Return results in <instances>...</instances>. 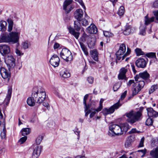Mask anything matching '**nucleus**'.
Segmentation results:
<instances>
[{
  "label": "nucleus",
  "mask_w": 158,
  "mask_h": 158,
  "mask_svg": "<svg viewBox=\"0 0 158 158\" xmlns=\"http://www.w3.org/2000/svg\"><path fill=\"white\" fill-rule=\"evenodd\" d=\"M70 32L71 34L73 35L77 39L78 38L80 35V33L79 32H76L74 29H72L70 30Z\"/></svg>",
  "instance_id": "c9c22d12"
},
{
  "label": "nucleus",
  "mask_w": 158,
  "mask_h": 158,
  "mask_svg": "<svg viewBox=\"0 0 158 158\" xmlns=\"http://www.w3.org/2000/svg\"><path fill=\"white\" fill-rule=\"evenodd\" d=\"M136 83L134 82L133 80H130L127 83V86L128 87H130L131 85H135L136 86L134 88L132 91V95L134 96L137 94L143 88L145 85V82L144 81H137Z\"/></svg>",
  "instance_id": "20e7f679"
},
{
  "label": "nucleus",
  "mask_w": 158,
  "mask_h": 158,
  "mask_svg": "<svg viewBox=\"0 0 158 158\" xmlns=\"http://www.w3.org/2000/svg\"><path fill=\"white\" fill-rule=\"evenodd\" d=\"M61 58L66 62L71 61L73 60V56L71 52L68 49L63 48L60 53Z\"/></svg>",
  "instance_id": "39448f33"
},
{
  "label": "nucleus",
  "mask_w": 158,
  "mask_h": 158,
  "mask_svg": "<svg viewBox=\"0 0 158 158\" xmlns=\"http://www.w3.org/2000/svg\"><path fill=\"white\" fill-rule=\"evenodd\" d=\"M91 107H92V106H91ZM93 108L94 109L93 110H95V111H92L91 112V113L90 115V118H92L95 115V114H96V109L95 110L94 107H93ZM92 110H91V111H92Z\"/></svg>",
  "instance_id": "680f3d73"
},
{
  "label": "nucleus",
  "mask_w": 158,
  "mask_h": 158,
  "mask_svg": "<svg viewBox=\"0 0 158 158\" xmlns=\"http://www.w3.org/2000/svg\"><path fill=\"white\" fill-rule=\"evenodd\" d=\"M110 131L109 133L112 134V135H119L122 134L120 126L115 124H111L109 127Z\"/></svg>",
  "instance_id": "423d86ee"
},
{
  "label": "nucleus",
  "mask_w": 158,
  "mask_h": 158,
  "mask_svg": "<svg viewBox=\"0 0 158 158\" xmlns=\"http://www.w3.org/2000/svg\"><path fill=\"white\" fill-rule=\"evenodd\" d=\"M151 145L152 147H154L155 145H156L158 143V139L156 138H153L151 140Z\"/></svg>",
  "instance_id": "a18cd8bd"
},
{
  "label": "nucleus",
  "mask_w": 158,
  "mask_h": 158,
  "mask_svg": "<svg viewBox=\"0 0 158 158\" xmlns=\"http://www.w3.org/2000/svg\"><path fill=\"white\" fill-rule=\"evenodd\" d=\"M83 15V12L81 9H77L76 10L74 14V16L77 20L81 21Z\"/></svg>",
  "instance_id": "dca6fc26"
},
{
  "label": "nucleus",
  "mask_w": 158,
  "mask_h": 158,
  "mask_svg": "<svg viewBox=\"0 0 158 158\" xmlns=\"http://www.w3.org/2000/svg\"><path fill=\"white\" fill-rule=\"evenodd\" d=\"M127 91H125L121 95V98L122 100L124 99L127 94Z\"/></svg>",
  "instance_id": "e2e57ef3"
},
{
  "label": "nucleus",
  "mask_w": 158,
  "mask_h": 158,
  "mask_svg": "<svg viewBox=\"0 0 158 158\" xmlns=\"http://www.w3.org/2000/svg\"><path fill=\"white\" fill-rule=\"evenodd\" d=\"M143 109V107H140L139 110L137 112L131 110L126 113L124 115L127 118V121L131 124H133L141 120L142 118V112Z\"/></svg>",
  "instance_id": "f257e3e1"
},
{
  "label": "nucleus",
  "mask_w": 158,
  "mask_h": 158,
  "mask_svg": "<svg viewBox=\"0 0 158 158\" xmlns=\"http://www.w3.org/2000/svg\"><path fill=\"white\" fill-rule=\"evenodd\" d=\"M5 128H4L3 130L1 133V136L2 139H4L6 137V132Z\"/></svg>",
  "instance_id": "6e6d98bb"
},
{
  "label": "nucleus",
  "mask_w": 158,
  "mask_h": 158,
  "mask_svg": "<svg viewBox=\"0 0 158 158\" xmlns=\"http://www.w3.org/2000/svg\"><path fill=\"white\" fill-rule=\"evenodd\" d=\"M135 52L137 56H140L143 55L144 54L143 52H142L141 50L139 48H136L135 49Z\"/></svg>",
  "instance_id": "de8ad7c7"
},
{
  "label": "nucleus",
  "mask_w": 158,
  "mask_h": 158,
  "mask_svg": "<svg viewBox=\"0 0 158 158\" xmlns=\"http://www.w3.org/2000/svg\"><path fill=\"white\" fill-rule=\"evenodd\" d=\"M81 23L84 26H86L88 25V22L85 19H83L81 20Z\"/></svg>",
  "instance_id": "49530a36"
},
{
  "label": "nucleus",
  "mask_w": 158,
  "mask_h": 158,
  "mask_svg": "<svg viewBox=\"0 0 158 158\" xmlns=\"http://www.w3.org/2000/svg\"><path fill=\"white\" fill-rule=\"evenodd\" d=\"M131 144V141L130 139L127 140L125 143V145L126 147H128Z\"/></svg>",
  "instance_id": "bf43d9fd"
},
{
  "label": "nucleus",
  "mask_w": 158,
  "mask_h": 158,
  "mask_svg": "<svg viewBox=\"0 0 158 158\" xmlns=\"http://www.w3.org/2000/svg\"><path fill=\"white\" fill-rule=\"evenodd\" d=\"M95 39L94 38H89L88 41V47L90 48H94L95 45Z\"/></svg>",
  "instance_id": "bb28decb"
},
{
  "label": "nucleus",
  "mask_w": 158,
  "mask_h": 158,
  "mask_svg": "<svg viewBox=\"0 0 158 158\" xmlns=\"http://www.w3.org/2000/svg\"><path fill=\"white\" fill-rule=\"evenodd\" d=\"M0 73L2 78L7 79L8 81H9L10 77V73L8 70L2 67L0 69Z\"/></svg>",
  "instance_id": "9d476101"
},
{
  "label": "nucleus",
  "mask_w": 158,
  "mask_h": 158,
  "mask_svg": "<svg viewBox=\"0 0 158 158\" xmlns=\"http://www.w3.org/2000/svg\"><path fill=\"white\" fill-rule=\"evenodd\" d=\"M150 75L146 71L140 73L138 75L137 74L135 77V80L136 81H141L139 80L142 78L144 80H146L149 78Z\"/></svg>",
  "instance_id": "9b49d317"
},
{
  "label": "nucleus",
  "mask_w": 158,
  "mask_h": 158,
  "mask_svg": "<svg viewBox=\"0 0 158 158\" xmlns=\"http://www.w3.org/2000/svg\"><path fill=\"white\" fill-rule=\"evenodd\" d=\"M158 89V86L157 85H154L151 86L149 91V93L151 94L154 92L156 89Z\"/></svg>",
  "instance_id": "ea45409f"
},
{
  "label": "nucleus",
  "mask_w": 158,
  "mask_h": 158,
  "mask_svg": "<svg viewBox=\"0 0 158 158\" xmlns=\"http://www.w3.org/2000/svg\"><path fill=\"white\" fill-rule=\"evenodd\" d=\"M88 95L86 94L85 96L83 99V104L84 105V111L85 113V116H87L89 114L91 111V110H93L94 109L93 107H91V105L88 104L87 105L86 103V100L87 99Z\"/></svg>",
  "instance_id": "6e6552de"
},
{
  "label": "nucleus",
  "mask_w": 158,
  "mask_h": 158,
  "mask_svg": "<svg viewBox=\"0 0 158 158\" xmlns=\"http://www.w3.org/2000/svg\"><path fill=\"white\" fill-rule=\"evenodd\" d=\"M130 49L128 48H127V52L123 56H120L121 55H116L117 59L118 60H120L121 59L122 60H123L126 56H127L130 54Z\"/></svg>",
  "instance_id": "cd10ccee"
},
{
  "label": "nucleus",
  "mask_w": 158,
  "mask_h": 158,
  "mask_svg": "<svg viewBox=\"0 0 158 158\" xmlns=\"http://www.w3.org/2000/svg\"><path fill=\"white\" fill-rule=\"evenodd\" d=\"M124 12V7L123 6H121L118 11V14L120 16L123 15Z\"/></svg>",
  "instance_id": "79ce46f5"
},
{
  "label": "nucleus",
  "mask_w": 158,
  "mask_h": 158,
  "mask_svg": "<svg viewBox=\"0 0 158 158\" xmlns=\"http://www.w3.org/2000/svg\"><path fill=\"white\" fill-rule=\"evenodd\" d=\"M6 22L4 21L0 22V31H4L6 30Z\"/></svg>",
  "instance_id": "2f4dec72"
},
{
  "label": "nucleus",
  "mask_w": 158,
  "mask_h": 158,
  "mask_svg": "<svg viewBox=\"0 0 158 158\" xmlns=\"http://www.w3.org/2000/svg\"><path fill=\"white\" fill-rule=\"evenodd\" d=\"M32 96L37 100V103H41L46 98V94L44 89L41 88H35L32 93Z\"/></svg>",
  "instance_id": "7ed1b4c3"
},
{
  "label": "nucleus",
  "mask_w": 158,
  "mask_h": 158,
  "mask_svg": "<svg viewBox=\"0 0 158 158\" xmlns=\"http://www.w3.org/2000/svg\"><path fill=\"white\" fill-rule=\"evenodd\" d=\"M153 121L151 118H148L146 122V124L147 126H150L152 125Z\"/></svg>",
  "instance_id": "8fccbe9b"
},
{
  "label": "nucleus",
  "mask_w": 158,
  "mask_h": 158,
  "mask_svg": "<svg viewBox=\"0 0 158 158\" xmlns=\"http://www.w3.org/2000/svg\"><path fill=\"white\" fill-rule=\"evenodd\" d=\"M148 115L149 117H156L158 116V113L154 111L152 108L147 109Z\"/></svg>",
  "instance_id": "aec40b11"
},
{
  "label": "nucleus",
  "mask_w": 158,
  "mask_h": 158,
  "mask_svg": "<svg viewBox=\"0 0 158 158\" xmlns=\"http://www.w3.org/2000/svg\"><path fill=\"white\" fill-rule=\"evenodd\" d=\"M153 7L155 8H158V0L155 1L153 3Z\"/></svg>",
  "instance_id": "69168bd1"
},
{
  "label": "nucleus",
  "mask_w": 158,
  "mask_h": 158,
  "mask_svg": "<svg viewBox=\"0 0 158 158\" xmlns=\"http://www.w3.org/2000/svg\"><path fill=\"white\" fill-rule=\"evenodd\" d=\"M155 17H152L151 18H149L148 15H147L144 17V25H148L150 24L151 23L154 21Z\"/></svg>",
  "instance_id": "b1692460"
},
{
  "label": "nucleus",
  "mask_w": 158,
  "mask_h": 158,
  "mask_svg": "<svg viewBox=\"0 0 158 158\" xmlns=\"http://www.w3.org/2000/svg\"><path fill=\"white\" fill-rule=\"evenodd\" d=\"M33 146V152L32 155V158H38L41 152V146L36 145H34Z\"/></svg>",
  "instance_id": "f8f14e48"
},
{
  "label": "nucleus",
  "mask_w": 158,
  "mask_h": 158,
  "mask_svg": "<svg viewBox=\"0 0 158 158\" xmlns=\"http://www.w3.org/2000/svg\"><path fill=\"white\" fill-rule=\"evenodd\" d=\"M12 92V88H9L8 89L6 97L4 100L5 102H6V104H7L9 102L11 98Z\"/></svg>",
  "instance_id": "a878e982"
},
{
  "label": "nucleus",
  "mask_w": 158,
  "mask_h": 158,
  "mask_svg": "<svg viewBox=\"0 0 158 158\" xmlns=\"http://www.w3.org/2000/svg\"><path fill=\"white\" fill-rule=\"evenodd\" d=\"M103 34L105 36L107 37H112L113 35L111 32L107 31H103Z\"/></svg>",
  "instance_id": "09e8293b"
},
{
  "label": "nucleus",
  "mask_w": 158,
  "mask_h": 158,
  "mask_svg": "<svg viewBox=\"0 0 158 158\" xmlns=\"http://www.w3.org/2000/svg\"><path fill=\"white\" fill-rule=\"evenodd\" d=\"M121 106V104H119V101L112 106L109 109L105 108L103 111V113L105 115H106L108 114H111L114 112L115 110L118 109Z\"/></svg>",
  "instance_id": "0eeeda50"
},
{
  "label": "nucleus",
  "mask_w": 158,
  "mask_h": 158,
  "mask_svg": "<svg viewBox=\"0 0 158 158\" xmlns=\"http://www.w3.org/2000/svg\"><path fill=\"white\" fill-rule=\"evenodd\" d=\"M122 84L121 82H118L115 83L113 86V89L114 91H117L120 88Z\"/></svg>",
  "instance_id": "58836bf2"
},
{
  "label": "nucleus",
  "mask_w": 158,
  "mask_h": 158,
  "mask_svg": "<svg viewBox=\"0 0 158 158\" xmlns=\"http://www.w3.org/2000/svg\"><path fill=\"white\" fill-rule=\"evenodd\" d=\"M29 45L27 41L23 42L22 44V47L24 49H27L29 48Z\"/></svg>",
  "instance_id": "3c124183"
},
{
  "label": "nucleus",
  "mask_w": 158,
  "mask_h": 158,
  "mask_svg": "<svg viewBox=\"0 0 158 158\" xmlns=\"http://www.w3.org/2000/svg\"><path fill=\"white\" fill-rule=\"evenodd\" d=\"M146 56L148 57L153 58L156 57V53L155 52H150L146 54Z\"/></svg>",
  "instance_id": "603ef678"
},
{
  "label": "nucleus",
  "mask_w": 158,
  "mask_h": 158,
  "mask_svg": "<svg viewBox=\"0 0 158 158\" xmlns=\"http://www.w3.org/2000/svg\"><path fill=\"white\" fill-rule=\"evenodd\" d=\"M60 76L64 78H67L70 77V74L68 70H64L60 73Z\"/></svg>",
  "instance_id": "c756f323"
},
{
  "label": "nucleus",
  "mask_w": 158,
  "mask_h": 158,
  "mask_svg": "<svg viewBox=\"0 0 158 158\" xmlns=\"http://www.w3.org/2000/svg\"><path fill=\"white\" fill-rule=\"evenodd\" d=\"M31 132V129L28 128H23L21 130L22 135L24 136L29 134Z\"/></svg>",
  "instance_id": "72a5a7b5"
},
{
  "label": "nucleus",
  "mask_w": 158,
  "mask_h": 158,
  "mask_svg": "<svg viewBox=\"0 0 158 158\" xmlns=\"http://www.w3.org/2000/svg\"><path fill=\"white\" fill-rule=\"evenodd\" d=\"M120 126L122 132V134L124 132L126 133L128 130L130 128V127L127 123L121 124Z\"/></svg>",
  "instance_id": "5701e85b"
},
{
  "label": "nucleus",
  "mask_w": 158,
  "mask_h": 158,
  "mask_svg": "<svg viewBox=\"0 0 158 158\" xmlns=\"http://www.w3.org/2000/svg\"><path fill=\"white\" fill-rule=\"evenodd\" d=\"M87 81L89 83L92 84L94 82V78L91 77H89L87 78Z\"/></svg>",
  "instance_id": "13d9d810"
},
{
  "label": "nucleus",
  "mask_w": 158,
  "mask_h": 158,
  "mask_svg": "<svg viewBox=\"0 0 158 158\" xmlns=\"http://www.w3.org/2000/svg\"><path fill=\"white\" fill-rule=\"evenodd\" d=\"M20 34L19 32H12L9 34H2L0 36V43H16L19 40Z\"/></svg>",
  "instance_id": "f03ea898"
},
{
  "label": "nucleus",
  "mask_w": 158,
  "mask_h": 158,
  "mask_svg": "<svg viewBox=\"0 0 158 158\" xmlns=\"http://www.w3.org/2000/svg\"><path fill=\"white\" fill-rule=\"evenodd\" d=\"M60 62V59L56 55H54L50 59V63L54 67L58 66Z\"/></svg>",
  "instance_id": "ddd939ff"
},
{
  "label": "nucleus",
  "mask_w": 158,
  "mask_h": 158,
  "mask_svg": "<svg viewBox=\"0 0 158 158\" xmlns=\"http://www.w3.org/2000/svg\"><path fill=\"white\" fill-rule=\"evenodd\" d=\"M135 64L138 67L144 68L146 64L145 60L143 58H140L137 60L135 62Z\"/></svg>",
  "instance_id": "6ab92c4d"
},
{
  "label": "nucleus",
  "mask_w": 158,
  "mask_h": 158,
  "mask_svg": "<svg viewBox=\"0 0 158 158\" xmlns=\"http://www.w3.org/2000/svg\"><path fill=\"white\" fill-rule=\"evenodd\" d=\"M80 21L77 20L74 21V27L76 30L79 31L81 28Z\"/></svg>",
  "instance_id": "f704fd0d"
},
{
  "label": "nucleus",
  "mask_w": 158,
  "mask_h": 158,
  "mask_svg": "<svg viewBox=\"0 0 158 158\" xmlns=\"http://www.w3.org/2000/svg\"><path fill=\"white\" fill-rule=\"evenodd\" d=\"M127 71V69L124 68H122L121 69L118 75V78L119 80H127L126 74Z\"/></svg>",
  "instance_id": "f3484780"
},
{
  "label": "nucleus",
  "mask_w": 158,
  "mask_h": 158,
  "mask_svg": "<svg viewBox=\"0 0 158 158\" xmlns=\"http://www.w3.org/2000/svg\"><path fill=\"white\" fill-rule=\"evenodd\" d=\"M138 152H140L143 153V154L141 156L142 157H143L146 153V150H141L138 151Z\"/></svg>",
  "instance_id": "774afa93"
},
{
  "label": "nucleus",
  "mask_w": 158,
  "mask_h": 158,
  "mask_svg": "<svg viewBox=\"0 0 158 158\" xmlns=\"http://www.w3.org/2000/svg\"><path fill=\"white\" fill-rule=\"evenodd\" d=\"M27 139V137L25 136L23 137L20 139L19 140V142L20 143V144H22Z\"/></svg>",
  "instance_id": "5fc2aeb1"
},
{
  "label": "nucleus",
  "mask_w": 158,
  "mask_h": 158,
  "mask_svg": "<svg viewBox=\"0 0 158 158\" xmlns=\"http://www.w3.org/2000/svg\"><path fill=\"white\" fill-rule=\"evenodd\" d=\"M153 13L155 16L156 20L158 21V10L153 11Z\"/></svg>",
  "instance_id": "0e129e2a"
},
{
  "label": "nucleus",
  "mask_w": 158,
  "mask_h": 158,
  "mask_svg": "<svg viewBox=\"0 0 158 158\" xmlns=\"http://www.w3.org/2000/svg\"><path fill=\"white\" fill-rule=\"evenodd\" d=\"M27 102L29 106H33L35 105V103L37 102V100L31 96V97H29L28 98Z\"/></svg>",
  "instance_id": "393cba45"
},
{
  "label": "nucleus",
  "mask_w": 158,
  "mask_h": 158,
  "mask_svg": "<svg viewBox=\"0 0 158 158\" xmlns=\"http://www.w3.org/2000/svg\"><path fill=\"white\" fill-rule=\"evenodd\" d=\"M135 31V29L130 25L127 24L125 27L124 30L123 31L124 35H127L131 33H133Z\"/></svg>",
  "instance_id": "a211bd4d"
},
{
  "label": "nucleus",
  "mask_w": 158,
  "mask_h": 158,
  "mask_svg": "<svg viewBox=\"0 0 158 158\" xmlns=\"http://www.w3.org/2000/svg\"><path fill=\"white\" fill-rule=\"evenodd\" d=\"M80 44L81 47L85 55L86 56L88 55V52L87 51V48L85 45L81 42H80Z\"/></svg>",
  "instance_id": "4c0bfd02"
},
{
  "label": "nucleus",
  "mask_w": 158,
  "mask_h": 158,
  "mask_svg": "<svg viewBox=\"0 0 158 158\" xmlns=\"http://www.w3.org/2000/svg\"><path fill=\"white\" fill-rule=\"evenodd\" d=\"M150 155L155 158H158V147L153 149L150 152Z\"/></svg>",
  "instance_id": "7c9ffc66"
},
{
  "label": "nucleus",
  "mask_w": 158,
  "mask_h": 158,
  "mask_svg": "<svg viewBox=\"0 0 158 158\" xmlns=\"http://www.w3.org/2000/svg\"><path fill=\"white\" fill-rule=\"evenodd\" d=\"M70 17L68 15H66L64 17V19L65 22H68L69 20Z\"/></svg>",
  "instance_id": "052dcab7"
},
{
  "label": "nucleus",
  "mask_w": 158,
  "mask_h": 158,
  "mask_svg": "<svg viewBox=\"0 0 158 158\" xmlns=\"http://www.w3.org/2000/svg\"><path fill=\"white\" fill-rule=\"evenodd\" d=\"M15 53L17 56H21L23 54V53L17 48L15 49Z\"/></svg>",
  "instance_id": "864d4df0"
},
{
  "label": "nucleus",
  "mask_w": 158,
  "mask_h": 158,
  "mask_svg": "<svg viewBox=\"0 0 158 158\" xmlns=\"http://www.w3.org/2000/svg\"><path fill=\"white\" fill-rule=\"evenodd\" d=\"M126 50V47L125 45L123 44H121L119 47V50L117 52L116 54V55H123Z\"/></svg>",
  "instance_id": "4be33fe9"
},
{
  "label": "nucleus",
  "mask_w": 158,
  "mask_h": 158,
  "mask_svg": "<svg viewBox=\"0 0 158 158\" xmlns=\"http://www.w3.org/2000/svg\"><path fill=\"white\" fill-rule=\"evenodd\" d=\"M146 27L143 25H141L140 27V35H144L146 34L145 30Z\"/></svg>",
  "instance_id": "e433bc0d"
},
{
  "label": "nucleus",
  "mask_w": 158,
  "mask_h": 158,
  "mask_svg": "<svg viewBox=\"0 0 158 158\" xmlns=\"http://www.w3.org/2000/svg\"><path fill=\"white\" fill-rule=\"evenodd\" d=\"M144 140V137H142L140 141V142L139 144V147H143V142Z\"/></svg>",
  "instance_id": "4d7b16f0"
},
{
  "label": "nucleus",
  "mask_w": 158,
  "mask_h": 158,
  "mask_svg": "<svg viewBox=\"0 0 158 158\" xmlns=\"http://www.w3.org/2000/svg\"><path fill=\"white\" fill-rule=\"evenodd\" d=\"M76 1H77L84 8H85V6L84 5V3H83L82 1V0H75Z\"/></svg>",
  "instance_id": "338daca9"
},
{
  "label": "nucleus",
  "mask_w": 158,
  "mask_h": 158,
  "mask_svg": "<svg viewBox=\"0 0 158 158\" xmlns=\"http://www.w3.org/2000/svg\"><path fill=\"white\" fill-rule=\"evenodd\" d=\"M55 123L53 121H50L48 122L46 126L48 128H52L55 126Z\"/></svg>",
  "instance_id": "a19ab883"
},
{
  "label": "nucleus",
  "mask_w": 158,
  "mask_h": 158,
  "mask_svg": "<svg viewBox=\"0 0 158 158\" xmlns=\"http://www.w3.org/2000/svg\"><path fill=\"white\" fill-rule=\"evenodd\" d=\"M7 21L8 23L7 31L9 32H11L12 30L13 25V22L11 19H8Z\"/></svg>",
  "instance_id": "473e14b6"
},
{
  "label": "nucleus",
  "mask_w": 158,
  "mask_h": 158,
  "mask_svg": "<svg viewBox=\"0 0 158 158\" xmlns=\"http://www.w3.org/2000/svg\"><path fill=\"white\" fill-rule=\"evenodd\" d=\"M73 2V0H65L64 2L63 9L67 14L69 13L73 9V6L70 5Z\"/></svg>",
  "instance_id": "1a4fd4ad"
},
{
  "label": "nucleus",
  "mask_w": 158,
  "mask_h": 158,
  "mask_svg": "<svg viewBox=\"0 0 158 158\" xmlns=\"http://www.w3.org/2000/svg\"><path fill=\"white\" fill-rule=\"evenodd\" d=\"M10 52V48L9 46L4 44L0 45V52L2 55L7 54Z\"/></svg>",
  "instance_id": "2eb2a0df"
},
{
  "label": "nucleus",
  "mask_w": 158,
  "mask_h": 158,
  "mask_svg": "<svg viewBox=\"0 0 158 158\" xmlns=\"http://www.w3.org/2000/svg\"><path fill=\"white\" fill-rule=\"evenodd\" d=\"M7 65H9L10 68H13L15 66V60L12 55L8 56L6 60Z\"/></svg>",
  "instance_id": "4468645a"
},
{
  "label": "nucleus",
  "mask_w": 158,
  "mask_h": 158,
  "mask_svg": "<svg viewBox=\"0 0 158 158\" xmlns=\"http://www.w3.org/2000/svg\"><path fill=\"white\" fill-rule=\"evenodd\" d=\"M43 139V137L42 136H38L36 140V144L35 145H39L40 143L42 140Z\"/></svg>",
  "instance_id": "c03bdc74"
},
{
  "label": "nucleus",
  "mask_w": 158,
  "mask_h": 158,
  "mask_svg": "<svg viewBox=\"0 0 158 158\" xmlns=\"http://www.w3.org/2000/svg\"><path fill=\"white\" fill-rule=\"evenodd\" d=\"M87 30L90 34H94L97 32V29L94 24H91L87 28Z\"/></svg>",
  "instance_id": "412c9836"
},
{
  "label": "nucleus",
  "mask_w": 158,
  "mask_h": 158,
  "mask_svg": "<svg viewBox=\"0 0 158 158\" xmlns=\"http://www.w3.org/2000/svg\"><path fill=\"white\" fill-rule=\"evenodd\" d=\"M104 101V100L101 98L100 101L99 103V106L98 108L96 109V111H97V112H98L99 111H101L102 108V103Z\"/></svg>",
  "instance_id": "37998d69"
},
{
  "label": "nucleus",
  "mask_w": 158,
  "mask_h": 158,
  "mask_svg": "<svg viewBox=\"0 0 158 158\" xmlns=\"http://www.w3.org/2000/svg\"><path fill=\"white\" fill-rule=\"evenodd\" d=\"M91 56L93 59L96 61L98 60V53L95 50H92L91 52Z\"/></svg>",
  "instance_id": "c85d7f7f"
}]
</instances>
